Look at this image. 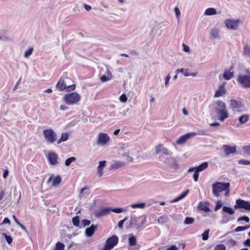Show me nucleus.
I'll return each instance as SVG.
<instances>
[{"instance_id":"obj_6","label":"nucleus","mask_w":250,"mask_h":250,"mask_svg":"<svg viewBox=\"0 0 250 250\" xmlns=\"http://www.w3.org/2000/svg\"><path fill=\"white\" fill-rule=\"evenodd\" d=\"M246 74H239L237 77L238 83L244 88H250V71L247 69Z\"/></svg>"},{"instance_id":"obj_42","label":"nucleus","mask_w":250,"mask_h":250,"mask_svg":"<svg viewBox=\"0 0 250 250\" xmlns=\"http://www.w3.org/2000/svg\"><path fill=\"white\" fill-rule=\"evenodd\" d=\"M33 48H29L24 53V56L25 58H28L33 53Z\"/></svg>"},{"instance_id":"obj_5","label":"nucleus","mask_w":250,"mask_h":250,"mask_svg":"<svg viewBox=\"0 0 250 250\" xmlns=\"http://www.w3.org/2000/svg\"><path fill=\"white\" fill-rule=\"evenodd\" d=\"M63 99L67 104H77L81 100V95L77 92H72L65 94Z\"/></svg>"},{"instance_id":"obj_13","label":"nucleus","mask_w":250,"mask_h":250,"mask_svg":"<svg viewBox=\"0 0 250 250\" xmlns=\"http://www.w3.org/2000/svg\"><path fill=\"white\" fill-rule=\"evenodd\" d=\"M155 152L156 153H160V155H172V152L170 151L167 148L164 147L162 144H160L155 147Z\"/></svg>"},{"instance_id":"obj_16","label":"nucleus","mask_w":250,"mask_h":250,"mask_svg":"<svg viewBox=\"0 0 250 250\" xmlns=\"http://www.w3.org/2000/svg\"><path fill=\"white\" fill-rule=\"evenodd\" d=\"M48 160L51 165H56L58 162V155L54 152H50L48 154Z\"/></svg>"},{"instance_id":"obj_29","label":"nucleus","mask_w":250,"mask_h":250,"mask_svg":"<svg viewBox=\"0 0 250 250\" xmlns=\"http://www.w3.org/2000/svg\"><path fill=\"white\" fill-rule=\"evenodd\" d=\"M69 134L68 133H63L61 135V138L57 141V144H60L62 142L66 141L68 140Z\"/></svg>"},{"instance_id":"obj_46","label":"nucleus","mask_w":250,"mask_h":250,"mask_svg":"<svg viewBox=\"0 0 250 250\" xmlns=\"http://www.w3.org/2000/svg\"><path fill=\"white\" fill-rule=\"evenodd\" d=\"M243 53L246 55L250 54V47L248 45H246L244 46Z\"/></svg>"},{"instance_id":"obj_45","label":"nucleus","mask_w":250,"mask_h":250,"mask_svg":"<svg viewBox=\"0 0 250 250\" xmlns=\"http://www.w3.org/2000/svg\"><path fill=\"white\" fill-rule=\"evenodd\" d=\"M209 232V229H206L202 234V239L203 240H207L208 239Z\"/></svg>"},{"instance_id":"obj_8","label":"nucleus","mask_w":250,"mask_h":250,"mask_svg":"<svg viewBox=\"0 0 250 250\" xmlns=\"http://www.w3.org/2000/svg\"><path fill=\"white\" fill-rule=\"evenodd\" d=\"M43 134L45 140L50 144L53 143L57 140V135L52 129H46L43 131Z\"/></svg>"},{"instance_id":"obj_11","label":"nucleus","mask_w":250,"mask_h":250,"mask_svg":"<svg viewBox=\"0 0 250 250\" xmlns=\"http://www.w3.org/2000/svg\"><path fill=\"white\" fill-rule=\"evenodd\" d=\"M240 21L239 20L228 19L225 21V23L228 28L236 30L239 26Z\"/></svg>"},{"instance_id":"obj_53","label":"nucleus","mask_w":250,"mask_h":250,"mask_svg":"<svg viewBox=\"0 0 250 250\" xmlns=\"http://www.w3.org/2000/svg\"><path fill=\"white\" fill-rule=\"evenodd\" d=\"M112 79L107 77L105 75H104L100 77V80L103 82H106Z\"/></svg>"},{"instance_id":"obj_28","label":"nucleus","mask_w":250,"mask_h":250,"mask_svg":"<svg viewBox=\"0 0 250 250\" xmlns=\"http://www.w3.org/2000/svg\"><path fill=\"white\" fill-rule=\"evenodd\" d=\"M233 76V73L232 72H230V70H226L223 74V77L226 80H229L231 79Z\"/></svg>"},{"instance_id":"obj_22","label":"nucleus","mask_w":250,"mask_h":250,"mask_svg":"<svg viewBox=\"0 0 250 250\" xmlns=\"http://www.w3.org/2000/svg\"><path fill=\"white\" fill-rule=\"evenodd\" d=\"M220 30L217 27L212 28L210 32V38L211 39H220Z\"/></svg>"},{"instance_id":"obj_7","label":"nucleus","mask_w":250,"mask_h":250,"mask_svg":"<svg viewBox=\"0 0 250 250\" xmlns=\"http://www.w3.org/2000/svg\"><path fill=\"white\" fill-rule=\"evenodd\" d=\"M230 108L234 114L240 113L244 111L243 104L241 101L235 99H231L229 101Z\"/></svg>"},{"instance_id":"obj_4","label":"nucleus","mask_w":250,"mask_h":250,"mask_svg":"<svg viewBox=\"0 0 250 250\" xmlns=\"http://www.w3.org/2000/svg\"><path fill=\"white\" fill-rule=\"evenodd\" d=\"M159 159L165 164L166 166L171 167L174 168H176L178 167V164L176 160L172 157V155H160Z\"/></svg>"},{"instance_id":"obj_56","label":"nucleus","mask_w":250,"mask_h":250,"mask_svg":"<svg viewBox=\"0 0 250 250\" xmlns=\"http://www.w3.org/2000/svg\"><path fill=\"white\" fill-rule=\"evenodd\" d=\"M76 88V86L75 84H72L69 86H66V88L65 89L67 92H70L71 91L74 90Z\"/></svg>"},{"instance_id":"obj_21","label":"nucleus","mask_w":250,"mask_h":250,"mask_svg":"<svg viewBox=\"0 0 250 250\" xmlns=\"http://www.w3.org/2000/svg\"><path fill=\"white\" fill-rule=\"evenodd\" d=\"M98 228L97 225L92 224L90 227L87 228L85 230V235L87 237L92 236Z\"/></svg>"},{"instance_id":"obj_18","label":"nucleus","mask_w":250,"mask_h":250,"mask_svg":"<svg viewBox=\"0 0 250 250\" xmlns=\"http://www.w3.org/2000/svg\"><path fill=\"white\" fill-rule=\"evenodd\" d=\"M225 83L219 86L218 89L215 92L214 98H219L226 94L227 91L225 87Z\"/></svg>"},{"instance_id":"obj_26","label":"nucleus","mask_w":250,"mask_h":250,"mask_svg":"<svg viewBox=\"0 0 250 250\" xmlns=\"http://www.w3.org/2000/svg\"><path fill=\"white\" fill-rule=\"evenodd\" d=\"M158 223L161 225H163L169 221V218L166 215H164L160 216L158 219Z\"/></svg>"},{"instance_id":"obj_49","label":"nucleus","mask_w":250,"mask_h":250,"mask_svg":"<svg viewBox=\"0 0 250 250\" xmlns=\"http://www.w3.org/2000/svg\"><path fill=\"white\" fill-rule=\"evenodd\" d=\"M3 235L4 236V238L9 244H11L12 242L13 239L11 236L6 235L5 233H3Z\"/></svg>"},{"instance_id":"obj_12","label":"nucleus","mask_w":250,"mask_h":250,"mask_svg":"<svg viewBox=\"0 0 250 250\" xmlns=\"http://www.w3.org/2000/svg\"><path fill=\"white\" fill-rule=\"evenodd\" d=\"M110 140L109 136L106 133H100L98 135L97 144L105 145Z\"/></svg>"},{"instance_id":"obj_37","label":"nucleus","mask_w":250,"mask_h":250,"mask_svg":"<svg viewBox=\"0 0 250 250\" xmlns=\"http://www.w3.org/2000/svg\"><path fill=\"white\" fill-rule=\"evenodd\" d=\"M65 245L60 242H58L56 243L54 250H64Z\"/></svg>"},{"instance_id":"obj_36","label":"nucleus","mask_w":250,"mask_h":250,"mask_svg":"<svg viewBox=\"0 0 250 250\" xmlns=\"http://www.w3.org/2000/svg\"><path fill=\"white\" fill-rule=\"evenodd\" d=\"M250 228V225L246 226H239L237 227L234 229V232H239L243 230H245Z\"/></svg>"},{"instance_id":"obj_55","label":"nucleus","mask_w":250,"mask_h":250,"mask_svg":"<svg viewBox=\"0 0 250 250\" xmlns=\"http://www.w3.org/2000/svg\"><path fill=\"white\" fill-rule=\"evenodd\" d=\"M119 99L121 102H122L123 103H125L127 101V98L125 94H123L120 96Z\"/></svg>"},{"instance_id":"obj_23","label":"nucleus","mask_w":250,"mask_h":250,"mask_svg":"<svg viewBox=\"0 0 250 250\" xmlns=\"http://www.w3.org/2000/svg\"><path fill=\"white\" fill-rule=\"evenodd\" d=\"M208 206L209 203L208 202H206L205 203L200 202L198 206V208L200 210L204 211L205 212H208L211 211Z\"/></svg>"},{"instance_id":"obj_60","label":"nucleus","mask_w":250,"mask_h":250,"mask_svg":"<svg viewBox=\"0 0 250 250\" xmlns=\"http://www.w3.org/2000/svg\"><path fill=\"white\" fill-rule=\"evenodd\" d=\"M140 245H135L134 246H131V248L129 249V250H139L140 248Z\"/></svg>"},{"instance_id":"obj_43","label":"nucleus","mask_w":250,"mask_h":250,"mask_svg":"<svg viewBox=\"0 0 250 250\" xmlns=\"http://www.w3.org/2000/svg\"><path fill=\"white\" fill-rule=\"evenodd\" d=\"M111 211L116 213H120L121 212H124L125 210L123 208H111Z\"/></svg>"},{"instance_id":"obj_30","label":"nucleus","mask_w":250,"mask_h":250,"mask_svg":"<svg viewBox=\"0 0 250 250\" xmlns=\"http://www.w3.org/2000/svg\"><path fill=\"white\" fill-rule=\"evenodd\" d=\"M137 218L135 216H131L129 220V228H133L136 225Z\"/></svg>"},{"instance_id":"obj_44","label":"nucleus","mask_w":250,"mask_h":250,"mask_svg":"<svg viewBox=\"0 0 250 250\" xmlns=\"http://www.w3.org/2000/svg\"><path fill=\"white\" fill-rule=\"evenodd\" d=\"M226 247L224 244H218L216 245L214 250H226Z\"/></svg>"},{"instance_id":"obj_50","label":"nucleus","mask_w":250,"mask_h":250,"mask_svg":"<svg viewBox=\"0 0 250 250\" xmlns=\"http://www.w3.org/2000/svg\"><path fill=\"white\" fill-rule=\"evenodd\" d=\"M238 164L243 165H250V161L246 160H240L238 161Z\"/></svg>"},{"instance_id":"obj_40","label":"nucleus","mask_w":250,"mask_h":250,"mask_svg":"<svg viewBox=\"0 0 250 250\" xmlns=\"http://www.w3.org/2000/svg\"><path fill=\"white\" fill-rule=\"evenodd\" d=\"M194 221V219L192 217H186L184 224L185 225H190L192 224Z\"/></svg>"},{"instance_id":"obj_41","label":"nucleus","mask_w":250,"mask_h":250,"mask_svg":"<svg viewBox=\"0 0 250 250\" xmlns=\"http://www.w3.org/2000/svg\"><path fill=\"white\" fill-rule=\"evenodd\" d=\"M223 207V203L221 200H218L216 202L214 211H217Z\"/></svg>"},{"instance_id":"obj_32","label":"nucleus","mask_w":250,"mask_h":250,"mask_svg":"<svg viewBox=\"0 0 250 250\" xmlns=\"http://www.w3.org/2000/svg\"><path fill=\"white\" fill-rule=\"evenodd\" d=\"M217 13L216 10L214 8H208L205 12V15H213Z\"/></svg>"},{"instance_id":"obj_15","label":"nucleus","mask_w":250,"mask_h":250,"mask_svg":"<svg viewBox=\"0 0 250 250\" xmlns=\"http://www.w3.org/2000/svg\"><path fill=\"white\" fill-rule=\"evenodd\" d=\"M195 133H191V132H189L187 133L184 135L180 137L176 141V143L178 145H181L185 143L189 139L192 138L195 136Z\"/></svg>"},{"instance_id":"obj_9","label":"nucleus","mask_w":250,"mask_h":250,"mask_svg":"<svg viewBox=\"0 0 250 250\" xmlns=\"http://www.w3.org/2000/svg\"><path fill=\"white\" fill-rule=\"evenodd\" d=\"M118 240L116 235H112L106 240L105 245L102 250H111L118 244Z\"/></svg>"},{"instance_id":"obj_14","label":"nucleus","mask_w":250,"mask_h":250,"mask_svg":"<svg viewBox=\"0 0 250 250\" xmlns=\"http://www.w3.org/2000/svg\"><path fill=\"white\" fill-rule=\"evenodd\" d=\"M111 211V208H104L100 210L95 211V216L97 218L106 216L110 213Z\"/></svg>"},{"instance_id":"obj_10","label":"nucleus","mask_w":250,"mask_h":250,"mask_svg":"<svg viewBox=\"0 0 250 250\" xmlns=\"http://www.w3.org/2000/svg\"><path fill=\"white\" fill-rule=\"evenodd\" d=\"M234 209L243 208L245 210L250 211V202L240 199L236 201V205L234 206Z\"/></svg>"},{"instance_id":"obj_31","label":"nucleus","mask_w":250,"mask_h":250,"mask_svg":"<svg viewBox=\"0 0 250 250\" xmlns=\"http://www.w3.org/2000/svg\"><path fill=\"white\" fill-rule=\"evenodd\" d=\"M128 243L130 246H134L136 244V238L132 234L129 235Z\"/></svg>"},{"instance_id":"obj_25","label":"nucleus","mask_w":250,"mask_h":250,"mask_svg":"<svg viewBox=\"0 0 250 250\" xmlns=\"http://www.w3.org/2000/svg\"><path fill=\"white\" fill-rule=\"evenodd\" d=\"M105 163L106 161L104 160L99 162V165L97 168V173L99 177H101L103 174V170L105 167Z\"/></svg>"},{"instance_id":"obj_57","label":"nucleus","mask_w":250,"mask_h":250,"mask_svg":"<svg viewBox=\"0 0 250 250\" xmlns=\"http://www.w3.org/2000/svg\"><path fill=\"white\" fill-rule=\"evenodd\" d=\"M175 72L177 74H178L179 73H182L184 75L185 73H188V69H185L184 68H181V69H178L176 70Z\"/></svg>"},{"instance_id":"obj_54","label":"nucleus","mask_w":250,"mask_h":250,"mask_svg":"<svg viewBox=\"0 0 250 250\" xmlns=\"http://www.w3.org/2000/svg\"><path fill=\"white\" fill-rule=\"evenodd\" d=\"M227 244L230 247H233L237 245V242L231 239L227 242Z\"/></svg>"},{"instance_id":"obj_52","label":"nucleus","mask_w":250,"mask_h":250,"mask_svg":"<svg viewBox=\"0 0 250 250\" xmlns=\"http://www.w3.org/2000/svg\"><path fill=\"white\" fill-rule=\"evenodd\" d=\"M243 149L244 153L247 154L248 155H250V145L243 146Z\"/></svg>"},{"instance_id":"obj_3","label":"nucleus","mask_w":250,"mask_h":250,"mask_svg":"<svg viewBox=\"0 0 250 250\" xmlns=\"http://www.w3.org/2000/svg\"><path fill=\"white\" fill-rule=\"evenodd\" d=\"M234 210L231 208L227 206H224L222 208V217L220 221L221 224L227 223L228 222L233 219L229 215H232L234 214Z\"/></svg>"},{"instance_id":"obj_47","label":"nucleus","mask_w":250,"mask_h":250,"mask_svg":"<svg viewBox=\"0 0 250 250\" xmlns=\"http://www.w3.org/2000/svg\"><path fill=\"white\" fill-rule=\"evenodd\" d=\"M194 173L193 175V179L195 182H197L199 180V172L196 169H194Z\"/></svg>"},{"instance_id":"obj_35","label":"nucleus","mask_w":250,"mask_h":250,"mask_svg":"<svg viewBox=\"0 0 250 250\" xmlns=\"http://www.w3.org/2000/svg\"><path fill=\"white\" fill-rule=\"evenodd\" d=\"M61 177L60 176L58 175L54 179L53 181L52 186H57L61 183Z\"/></svg>"},{"instance_id":"obj_62","label":"nucleus","mask_w":250,"mask_h":250,"mask_svg":"<svg viewBox=\"0 0 250 250\" xmlns=\"http://www.w3.org/2000/svg\"><path fill=\"white\" fill-rule=\"evenodd\" d=\"M8 224L9 225L10 224V220L7 218V217H5L4 220H3L2 222L1 223V225H4V224Z\"/></svg>"},{"instance_id":"obj_63","label":"nucleus","mask_w":250,"mask_h":250,"mask_svg":"<svg viewBox=\"0 0 250 250\" xmlns=\"http://www.w3.org/2000/svg\"><path fill=\"white\" fill-rule=\"evenodd\" d=\"M166 250H178V248L176 246L172 245L170 247L167 248Z\"/></svg>"},{"instance_id":"obj_64","label":"nucleus","mask_w":250,"mask_h":250,"mask_svg":"<svg viewBox=\"0 0 250 250\" xmlns=\"http://www.w3.org/2000/svg\"><path fill=\"white\" fill-rule=\"evenodd\" d=\"M244 244L246 246L250 247V238L247 239L244 242Z\"/></svg>"},{"instance_id":"obj_39","label":"nucleus","mask_w":250,"mask_h":250,"mask_svg":"<svg viewBox=\"0 0 250 250\" xmlns=\"http://www.w3.org/2000/svg\"><path fill=\"white\" fill-rule=\"evenodd\" d=\"M76 160L75 157H71L67 158L65 161V165L67 167L69 166L71 163L75 161Z\"/></svg>"},{"instance_id":"obj_2","label":"nucleus","mask_w":250,"mask_h":250,"mask_svg":"<svg viewBox=\"0 0 250 250\" xmlns=\"http://www.w3.org/2000/svg\"><path fill=\"white\" fill-rule=\"evenodd\" d=\"M212 194L215 197H219L220 193L230 188L229 183H223L221 182H216L214 183L212 185Z\"/></svg>"},{"instance_id":"obj_59","label":"nucleus","mask_w":250,"mask_h":250,"mask_svg":"<svg viewBox=\"0 0 250 250\" xmlns=\"http://www.w3.org/2000/svg\"><path fill=\"white\" fill-rule=\"evenodd\" d=\"M171 77L169 75H168L166 76V77L165 79V85L166 87H167L168 85L169 81Z\"/></svg>"},{"instance_id":"obj_58","label":"nucleus","mask_w":250,"mask_h":250,"mask_svg":"<svg viewBox=\"0 0 250 250\" xmlns=\"http://www.w3.org/2000/svg\"><path fill=\"white\" fill-rule=\"evenodd\" d=\"M188 192H189V190L188 189V190L185 191L184 192H183L182 194H181L179 196V197L180 199V200H181L183 198H184V197H185L187 195V194H188Z\"/></svg>"},{"instance_id":"obj_34","label":"nucleus","mask_w":250,"mask_h":250,"mask_svg":"<svg viewBox=\"0 0 250 250\" xmlns=\"http://www.w3.org/2000/svg\"><path fill=\"white\" fill-rule=\"evenodd\" d=\"M72 223L73 225L77 227L80 228V219L78 216H76L72 218Z\"/></svg>"},{"instance_id":"obj_33","label":"nucleus","mask_w":250,"mask_h":250,"mask_svg":"<svg viewBox=\"0 0 250 250\" xmlns=\"http://www.w3.org/2000/svg\"><path fill=\"white\" fill-rule=\"evenodd\" d=\"M146 204L145 203H135L130 205V207L132 208H144L145 207Z\"/></svg>"},{"instance_id":"obj_51","label":"nucleus","mask_w":250,"mask_h":250,"mask_svg":"<svg viewBox=\"0 0 250 250\" xmlns=\"http://www.w3.org/2000/svg\"><path fill=\"white\" fill-rule=\"evenodd\" d=\"M241 221H244L247 223H249L250 222V218L247 216H244L239 217L237 219L238 222Z\"/></svg>"},{"instance_id":"obj_27","label":"nucleus","mask_w":250,"mask_h":250,"mask_svg":"<svg viewBox=\"0 0 250 250\" xmlns=\"http://www.w3.org/2000/svg\"><path fill=\"white\" fill-rule=\"evenodd\" d=\"M250 119V115L248 114H243L238 118L239 122L240 124L246 123Z\"/></svg>"},{"instance_id":"obj_38","label":"nucleus","mask_w":250,"mask_h":250,"mask_svg":"<svg viewBox=\"0 0 250 250\" xmlns=\"http://www.w3.org/2000/svg\"><path fill=\"white\" fill-rule=\"evenodd\" d=\"M90 223L91 221L90 220L87 219H83L81 222L80 229H82L85 227L86 226H88L90 225Z\"/></svg>"},{"instance_id":"obj_61","label":"nucleus","mask_w":250,"mask_h":250,"mask_svg":"<svg viewBox=\"0 0 250 250\" xmlns=\"http://www.w3.org/2000/svg\"><path fill=\"white\" fill-rule=\"evenodd\" d=\"M105 75L107 77H109V78H111V79L112 78V73H111V71L108 69V68L106 69V71L105 72Z\"/></svg>"},{"instance_id":"obj_20","label":"nucleus","mask_w":250,"mask_h":250,"mask_svg":"<svg viewBox=\"0 0 250 250\" xmlns=\"http://www.w3.org/2000/svg\"><path fill=\"white\" fill-rule=\"evenodd\" d=\"M224 152L226 155L235 154L236 152V146H231L229 145H224L223 146Z\"/></svg>"},{"instance_id":"obj_17","label":"nucleus","mask_w":250,"mask_h":250,"mask_svg":"<svg viewBox=\"0 0 250 250\" xmlns=\"http://www.w3.org/2000/svg\"><path fill=\"white\" fill-rule=\"evenodd\" d=\"M125 166V163L119 161H113L109 167V170H115L123 167Z\"/></svg>"},{"instance_id":"obj_19","label":"nucleus","mask_w":250,"mask_h":250,"mask_svg":"<svg viewBox=\"0 0 250 250\" xmlns=\"http://www.w3.org/2000/svg\"><path fill=\"white\" fill-rule=\"evenodd\" d=\"M208 164L207 162H204L198 167H190L188 172H190L193 171L194 169H196L198 172L202 171L206 169L208 167Z\"/></svg>"},{"instance_id":"obj_48","label":"nucleus","mask_w":250,"mask_h":250,"mask_svg":"<svg viewBox=\"0 0 250 250\" xmlns=\"http://www.w3.org/2000/svg\"><path fill=\"white\" fill-rule=\"evenodd\" d=\"M127 219L128 217H125L124 219L120 220L118 223V227L120 229H122L123 228L124 223H125V221H126L127 220Z\"/></svg>"},{"instance_id":"obj_24","label":"nucleus","mask_w":250,"mask_h":250,"mask_svg":"<svg viewBox=\"0 0 250 250\" xmlns=\"http://www.w3.org/2000/svg\"><path fill=\"white\" fill-rule=\"evenodd\" d=\"M56 88L60 91H62L66 88V84L64 80L61 78L56 84Z\"/></svg>"},{"instance_id":"obj_1","label":"nucleus","mask_w":250,"mask_h":250,"mask_svg":"<svg viewBox=\"0 0 250 250\" xmlns=\"http://www.w3.org/2000/svg\"><path fill=\"white\" fill-rule=\"evenodd\" d=\"M216 106L214 109L215 112L219 115V120L223 122L228 118L229 115L227 110L226 104L221 101H218L216 103Z\"/></svg>"}]
</instances>
